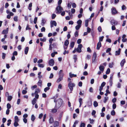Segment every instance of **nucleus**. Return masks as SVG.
I'll return each instance as SVG.
<instances>
[{
	"mask_svg": "<svg viewBox=\"0 0 127 127\" xmlns=\"http://www.w3.org/2000/svg\"><path fill=\"white\" fill-rule=\"evenodd\" d=\"M54 102L56 103L55 108L57 109H59L63 104V101L61 98H59L57 101L55 99Z\"/></svg>",
	"mask_w": 127,
	"mask_h": 127,
	"instance_id": "f257e3e1",
	"label": "nucleus"
},
{
	"mask_svg": "<svg viewBox=\"0 0 127 127\" xmlns=\"http://www.w3.org/2000/svg\"><path fill=\"white\" fill-rule=\"evenodd\" d=\"M62 70H60L59 72V78L57 80L56 82L59 83L63 79V77L64 76V74L63 72H62Z\"/></svg>",
	"mask_w": 127,
	"mask_h": 127,
	"instance_id": "f03ea898",
	"label": "nucleus"
},
{
	"mask_svg": "<svg viewBox=\"0 0 127 127\" xmlns=\"http://www.w3.org/2000/svg\"><path fill=\"white\" fill-rule=\"evenodd\" d=\"M68 87L71 91H72L73 90V87L75 86V85L74 83H72L71 81H70L68 84Z\"/></svg>",
	"mask_w": 127,
	"mask_h": 127,
	"instance_id": "7ed1b4c3",
	"label": "nucleus"
},
{
	"mask_svg": "<svg viewBox=\"0 0 127 127\" xmlns=\"http://www.w3.org/2000/svg\"><path fill=\"white\" fill-rule=\"evenodd\" d=\"M56 9L57 12L56 13H59L61 12L63 10L61 6L60 5H59L56 8Z\"/></svg>",
	"mask_w": 127,
	"mask_h": 127,
	"instance_id": "20e7f679",
	"label": "nucleus"
},
{
	"mask_svg": "<svg viewBox=\"0 0 127 127\" xmlns=\"http://www.w3.org/2000/svg\"><path fill=\"white\" fill-rule=\"evenodd\" d=\"M82 47V45L81 44H80L78 46V47L76 49V51L78 53H80L81 51V48Z\"/></svg>",
	"mask_w": 127,
	"mask_h": 127,
	"instance_id": "39448f33",
	"label": "nucleus"
},
{
	"mask_svg": "<svg viewBox=\"0 0 127 127\" xmlns=\"http://www.w3.org/2000/svg\"><path fill=\"white\" fill-rule=\"evenodd\" d=\"M110 23L112 25H117L118 24L117 21L114 20H111Z\"/></svg>",
	"mask_w": 127,
	"mask_h": 127,
	"instance_id": "423d86ee",
	"label": "nucleus"
},
{
	"mask_svg": "<svg viewBox=\"0 0 127 127\" xmlns=\"http://www.w3.org/2000/svg\"><path fill=\"white\" fill-rule=\"evenodd\" d=\"M113 76V74H112L110 75V86H111L112 84V78Z\"/></svg>",
	"mask_w": 127,
	"mask_h": 127,
	"instance_id": "0eeeda50",
	"label": "nucleus"
},
{
	"mask_svg": "<svg viewBox=\"0 0 127 127\" xmlns=\"http://www.w3.org/2000/svg\"><path fill=\"white\" fill-rule=\"evenodd\" d=\"M8 28H7L6 30H3L2 32V33L3 34H6L8 33Z\"/></svg>",
	"mask_w": 127,
	"mask_h": 127,
	"instance_id": "6e6552de",
	"label": "nucleus"
},
{
	"mask_svg": "<svg viewBox=\"0 0 127 127\" xmlns=\"http://www.w3.org/2000/svg\"><path fill=\"white\" fill-rule=\"evenodd\" d=\"M101 42L99 41L97 44L96 49L98 50H99L100 49V48L101 47Z\"/></svg>",
	"mask_w": 127,
	"mask_h": 127,
	"instance_id": "1a4fd4ad",
	"label": "nucleus"
},
{
	"mask_svg": "<svg viewBox=\"0 0 127 127\" xmlns=\"http://www.w3.org/2000/svg\"><path fill=\"white\" fill-rule=\"evenodd\" d=\"M111 12L113 14H115L117 12L116 9L114 8H112L111 9Z\"/></svg>",
	"mask_w": 127,
	"mask_h": 127,
	"instance_id": "9d476101",
	"label": "nucleus"
},
{
	"mask_svg": "<svg viewBox=\"0 0 127 127\" xmlns=\"http://www.w3.org/2000/svg\"><path fill=\"white\" fill-rule=\"evenodd\" d=\"M54 120L53 118L50 116L49 120V122L50 124H51L53 123Z\"/></svg>",
	"mask_w": 127,
	"mask_h": 127,
	"instance_id": "9b49d317",
	"label": "nucleus"
},
{
	"mask_svg": "<svg viewBox=\"0 0 127 127\" xmlns=\"http://www.w3.org/2000/svg\"><path fill=\"white\" fill-rule=\"evenodd\" d=\"M59 125V122L57 121H55L54 122L53 126L54 127H57Z\"/></svg>",
	"mask_w": 127,
	"mask_h": 127,
	"instance_id": "f8f14e48",
	"label": "nucleus"
},
{
	"mask_svg": "<svg viewBox=\"0 0 127 127\" xmlns=\"http://www.w3.org/2000/svg\"><path fill=\"white\" fill-rule=\"evenodd\" d=\"M37 100L35 99V98H34L33 99L32 101V103L33 105H34L35 104Z\"/></svg>",
	"mask_w": 127,
	"mask_h": 127,
	"instance_id": "ddd939ff",
	"label": "nucleus"
},
{
	"mask_svg": "<svg viewBox=\"0 0 127 127\" xmlns=\"http://www.w3.org/2000/svg\"><path fill=\"white\" fill-rule=\"evenodd\" d=\"M51 24H52L55 26H56L57 25V23L55 21H51L50 22Z\"/></svg>",
	"mask_w": 127,
	"mask_h": 127,
	"instance_id": "4468645a",
	"label": "nucleus"
},
{
	"mask_svg": "<svg viewBox=\"0 0 127 127\" xmlns=\"http://www.w3.org/2000/svg\"><path fill=\"white\" fill-rule=\"evenodd\" d=\"M121 50V49L120 48H119L118 51H116L115 52V55H119L120 53Z\"/></svg>",
	"mask_w": 127,
	"mask_h": 127,
	"instance_id": "2eb2a0df",
	"label": "nucleus"
},
{
	"mask_svg": "<svg viewBox=\"0 0 127 127\" xmlns=\"http://www.w3.org/2000/svg\"><path fill=\"white\" fill-rule=\"evenodd\" d=\"M69 75L70 78H72L73 77H75L77 76L76 74H72L71 72L69 73Z\"/></svg>",
	"mask_w": 127,
	"mask_h": 127,
	"instance_id": "dca6fc26",
	"label": "nucleus"
},
{
	"mask_svg": "<svg viewBox=\"0 0 127 127\" xmlns=\"http://www.w3.org/2000/svg\"><path fill=\"white\" fill-rule=\"evenodd\" d=\"M100 70L102 72H103L104 69V67L103 66L100 65L99 67Z\"/></svg>",
	"mask_w": 127,
	"mask_h": 127,
	"instance_id": "f3484780",
	"label": "nucleus"
},
{
	"mask_svg": "<svg viewBox=\"0 0 127 127\" xmlns=\"http://www.w3.org/2000/svg\"><path fill=\"white\" fill-rule=\"evenodd\" d=\"M82 23V21L80 19L78 20L77 22V25L81 26Z\"/></svg>",
	"mask_w": 127,
	"mask_h": 127,
	"instance_id": "a211bd4d",
	"label": "nucleus"
},
{
	"mask_svg": "<svg viewBox=\"0 0 127 127\" xmlns=\"http://www.w3.org/2000/svg\"><path fill=\"white\" fill-rule=\"evenodd\" d=\"M40 92V90L39 88H37L35 90V94H38V93Z\"/></svg>",
	"mask_w": 127,
	"mask_h": 127,
	"instance_id": "6ab92c4d",
	"label": "nucleus"
},
{
	"mask_svg": "<svg viewBox=\"0 0 127 127\" xmlns=\"http://www.w3.org/2000/svg\"><path fill=\"white\" fill-rule=\"evenodd\" d=\"M29 48L28 47H27L25 48V54L26 55L27 54L29 50Z\"/></svg>",
	"mask_w": 127,
	"mask_h": 127,
	"instance_id": "aec40b11",
	"label": "nucleus"
},
{
	"mask_svg": "<svg viewBox=\"0 0 127 127\" xmlns=\"http://www.w3.org/2000/svg\"><path fill=\"white\" fill-rule=\"evenodd\" d=\"M46 22V21L44 19H42L41 23V25L42 26H44Z\"/></svg>",
	"mask_w": 127,
	"mask_h": 127,
	"instance_id": "412c9836",
	"label": "nucleus"
},
{
	"mask_svg": "<svg viewBox=\"0 0 127 127\" xmlns=\"http://www.w3.org/2000/svg\"><path fill=\"white\" fill-rule=\"evenodd\" d=\"M42 84V81L41 80H39L37 83V84L38 86L40 87H41Z\"/></svg>",
	"mask_w": 127,
	"mask_h": 127,
	"instance_id": "4be33fe9",
	"label": "nucleus"
},
{
	"mask_svg": "<svg viewBox=\"0 0 127 127\" xmlns=\"http://www.w3.org/2000/svg\"><path fill=\"white\" fill-rule=\"evenodd\" d=\"M69 41L68 40H66L64 42V45L66 46H67L69 44Z\"/></svg>",
	"mask_w": 127,
	"mask_h": 127,
	"instance_id": "5701e85b",
	"label": "nucleus"
},
{
	"mask_svg": "<svg viewBox=\"0 0 127 127\" xmlns=\"http://www.w3.org/2000/svg\"><path fill=\"white\" fill-rule=\"evenodd\" d=\"M55 108L52 109L51 110V112L52 113H55L57 111V109Z\"/></svg>",
	"mask_w": 127,
	"mask_h": 127,
	"instance_id": "b1692460",
	"label": "nucleus"
},
{
	"mask_svg": "<svg viewBox=\"0 0 127 127\" xmlns=\"http://www.w3.org/2000/svg\"><path fill=\"white\" fill-rule=\"evenodd\" d=\"M19 121L18 117L17 116H15L14 117V121L18 122Z\"/></svg>",
	"mask_w": 127,
	"mask_h": 127,
	"instance_id": "393cba45",
	"label": "nucleus"
},
{
	"mask_svg": "<svg viewBox=\"0 0 127 127\" xmlns=\"http://www.w3.org/2000/svg\"><path fill=\"white\" fill-rule=\"evenodd\" d=\"M93 104L94 106L95 107H96L98 106V103L96 101H95L94 102Z\"/></svg>",
	"mask_w": 127,
	"mask_h": 127,
	"instance_id": "a878e982",
	"label": "nucleus"
},
{
	"mask_svg": "<svg viewBox=\"0 0 127 127\" xmlns=\"http://www.w3.org/2000/svg\"><path fill=\"white\" fill-rule=\"evenodd\" d=\"M18 17L17 16H15L13 18L15 22L18 21Z\"/></svg>",
	"mask_w": 127,
	"mask_h": 127,
	"instance_id": "bb28decb",
	"label": "nucleus"
},
{
	"mask_svg": "<svg viewBox=\"0 0 127 127\" xmlns=\"http://www.w3.org/2000/svg\"><path fill=\"white\" fill-rule=\"evenodd\" d=\"M35 117L33 115H32L31 117V120L32 121H34L35 119Z\"/></svg>",
	"mask_w": 127,
	"mask_h": 127,
	"instance_id": "cd10ccee",
	"label": "nucleus"
},
{
	"mask_svg": "<svg viewBox=\"0 0 127 127\" xmlns=\"http://www.w3.org/2000/svg\"><path fill=\"white\" fill-rule=\"evenodd\" d=\"M7 97V100L8 101H11L12 98V96L10 95L8 96Z\"/></svg>",
	"mask_w": 127,
	"mask_h": 127,
	"instance_id": "c85d7f7f",
	"label": "nucleus"
},
{
	"mask_svg": "<svg viewBox=\"0 0 127 127\" xmlns=\"http://www.w3.org/2000/svg\"><path fill=\"white\" fill-rule=\"evenodd\" d=\"M74 45V43L73 42H71L70 43V46L72 48H73Z\"/></svg>",
	"mask_w": 127,
	"mask_h": 127,
	"instance_id": "c756f323",
	"label": "nucleus"
},
{
	"mask_svg": "<svg viewBox=\"0 0 127 127\" xmlns=\"http://www.w3.org/2000/svg\"><path fill=\"white\" fill-rule=\"evenodd\" d=\"M81 26L77 25L75 27V29L76 30H78L81 27Z\"/></svg>",
	"mask_w": 127,
	"mask_h": 127,
	"instance_id": "7c9ffc66",
	"label": "nucleus"
},
{
	"mask_svg": "<svg viewBox=\"0 0 127 127\" xmlns=\"http://www.w3.org/2000/svg\"><path fill=\"white\" fill-rule=\"evenodd\" d=\"M2 58L3 59H5V57L6 55V54L5 53H2Z\"/></svg>",
	"mask_w": 127,
	"mask_h": 127,
	"instance_id": "2f4dec72",
	"label": "nucleus"
},
{
	"mask_svg": "<svg viewBox=\"0 0 127 127\" xmlns=\"http://www.w3.org/2000/svg\"><path fill=\"white\" fill-rule=\"evenodd\" d=\"M37 86L36 85H34L33 86H32L31 87V89L32 90H33L34 89L36 88H37Z\"/></svg>",
	"mask_w": 127,
	"mask_h": 127,
	"instance_id": "473e14b6",
	"label": "nucleus"
},
{
	"mask_svg": "<svg viewBox=\"0 0 127 127\" xmlns=\"http://www.w3.org/2000/svg\"><path fill=\"white\" fill-rule=\"evenodd\" d=\"M108 97H104V99L103 102L104 103H105L107 101V100H108Z\"/></svg>",
	"mask_w": 127,
	"mask_h": 127,
	"instance_id": "72a5a7b5",
	"label": "nucleus"
},
{
	"mask_svg": "<svg viewBox=\"0 0 127 127\" xmlns=\"http://www.w3.org/2000/svg\"><path fill=\"white\" fill-rule=\"evenodd\" d=\"M85 124L84 123L81 122V123L80 127H85Z\"/></svg>",
	"mask_w": 127,
	"mask_h": 127,
	"instance_id": "f704fd0d",
	"label": "nucleus"
},
{
	"mask_svg": "<svg viewBox=\"0 0 127 127\" xmlns=\"http://www.w3.org/2000/svg\"><path fill=\"white\" fill-rule=\"evenodd\" d=\"M40 40L43 42H45L46 40V38L45 37H43V38H40Z\"/></svg>",
	"mask_w": 127,
	"mask_h": 127,
	"instance_id": "c9c22d12",
	"label": "nucleus"
},
{
	"mask_svg": "<svg viewBox=\"0 0 127 127\" xmlns=\"http://www.w3.org/2000/svg\"><path fill=\"white\" fill-rule=\"evenodd\" d=\"M92 101H89L88 103V106H92Z\"/></svg>",
	"mask_w": 127,
	"mask_h": 127,
	"instance_id": "e433bc0d",
	"label": "nucleus"
},
{
	"mask_svg": "<svg viewBox=\"0 0 127 127\" xmlns=\"http://www.w3.org/2000/svg\"><path fill=\"white\" fill-rule=\"evenodd\" d=\"M104 37L103 36L100 37L99 38V41H100V42L101 41H102L103 40Z\"/></svg>",
	"mask_w": 127,
	"mask_h": 127,
	"instance_id": "4c0bfd02",
	"label": "nucleus"
},
{
	"mask_svg": "<svg viewBox=\"0 0 127 127\" xmlns=\"http://www.w3.org/2000/svg\"><path fill=\"white\" fill-rule=\"evenodd\" d=\"M7 109H9L11 108V105L9 103H8L7 105Z\"/></svg>",
	"mask_w": 127,
	"mask_h": 127,
	"instance_id": "58836bf2",
	"label": "nucleus"
},
{
	"mask_svg": "<svg viewBox=\"0 0 127 127\" xmlns=\"http://www.w3.org/2000/svg\"><path fill=\"white\" fill-rule=\"evenodd\" d=\"M18 122L14 121V125L15 127H17V126L19 125L18 124Z\"/></svg>",
	"mask_w": 127,
	"mask_h": 127,
	"instance_id": "ea45409f",
	"label": "nucleus"
},
{
	"mask_svg": "<svg viewBox=\"0 0 127 127\" xmlns=\"http://www.w3.org/2000/svg\"><path fill=\"white\" fill-rule=\"evenodd\" d=\"M89 120L90 121V123L91 124H93L94 121V120L92 119L91 118H89Z\"/></svg>",
	"mask_w": 127,
	"mask_h": 127,
	"instance_id": "a19ab883",
	"label": "nucleus"
},
{
	"mask_svg": "<svg viewBox=\"0 0 127 127\" xmlns=\"http://www.w3.org/2000/svg\"><path fill=\"white\" fill-rule=\"evenodd\" d=\"M88 20H86L85 21V26L86 27H87L88 26Z\"/></svg>",
	"mask_w": 127,
	"mask_h": 127,
	"instance_id": "79ce46f5",
	"label": "nucleus"
},
{
	"mask_svg": "<svg viewBox=\"0 0 127 127\" xmlns=\"http://www.w3.org/2000/svg\"><path fill=\"white\" fill-rule=\"evenodd\" d=\"M110 72V69L109 68H108L106 72V74H109Z\"/></svg>",
	"mask_w": 127,
	"mask_h": 127,
	"instance_id": "37998d69",
	"label": "nucleus"
},
{
	"mask_svg": "<svg viewBox=\"0 0 127 127\" xmlns=\"http://www.w3.org/2000/svg\"><path fill=\"white\" fill-rule=\"evenodd\" d=\"M50 89L49 87H46L44 88V91L45 92H46L48 90Z\"/></svg>",
	"mask_w": 127,
	"mask_h": 127,
	"instance_id": "c03bdc74",
	"label": "nucleus"
},
{
	"mask_svg": "<svg viewBox=\"0 0 127 127\" xmlns=\"http://www.w3.org/2000/svg\"><path fill=\"white\" fill-rule=\"evenodd\" d=\"M39 67H40L43 68L44 67V65L43 64H38Z\"/></svg>",
	"mask_w": 127,
	"mask_h": 127,
	"instance_id": "a18cd8bd",
	"label": "nucleus"
},
{
	"mask_svg": "<svg viewBox=\"0 0 127 127\" xmlns=\"http://www.w3.org/2000/svg\"><path fill=\"white\" fill-rule=\"evenodd\" d=\"M29 25L27 24V27L26 28V30H30L31 29L29 27Z\"/></svg>",
	"mask_w": 127,
	"mask_h": 127,
	"instance_id": "49530a36",
	"label": "nucleus"
},
{
	"mask_svg": "<svg viewBox=\"0 0 127 127\" xmlns=\"http://www.w3.org/2000/svg\"><path fill=\"white\" fill-rule=\"evenodd\" d=\"M54 60L53 59H51L49 61V64H54Z\"/></svg>",
	"mask_w": 127,
	"mask_h": 127,
	"instance_id": "de8ad7c7",
	"label": "nucleus"
},
{
	"mask_svg": "<svg viewBox=\"0 0 127 127\" xmlns=\"http://www.w3.org/2000/svg\"><path fill=\"white\" fill-rule=\"evenodd\" d=\"M37 17H35L34 19L33 22L35 24H36V23L37 20Z\"/></svg>",
	"mask_w": 127,
	"mask_h": 127,
	"instance_id": "09e8293b",
	"label": "nucleus"
},
{
	"mask_svg": "<svg viewBox=\"0 0 127 127\" xmlns=\"http://www.w3.org/2000/svg\"><path fill=\"white\" fill-rule=\"evenodd\" d=\"M115 112L114 110H112L111 112V114L112 115H114L115 114Z\"/></svg>",
	"mask_w": 127,
	"mask_h": 127,
	"instance_id": "8fccbe9b",
	"label": "nucleus"
},
{
	"mask_svg": "<svg viewBox=\"0 0 127 127\" xmlns=\"http://www.w3.org/2000/svg\"><path fill=\"white\" fill-rule=\"evenodd\" d=\"M74 35H75V37H77L78 36V32L77 31H76L74 33Z\"/></svg>",
	"mask_w": 127,
	"mask_h": 127,
	"instance_id": "3c124183",
	"label": "nucleus"
},
{
	"mask_svg": "<svg viewBox=\"0 0 127 127\" xmlns=\"http://www.w3.org/2000/svg\"><path fill=\"white\" fill-rule=\"evenodd\" d=\"M53 40V39L52 38H50L49 40V42L50 44H51L52 43V41Z\"/></svg>",
	"mask_w": 127,
	"mask_h": 127,
	"instance_id": "603ef678",
	"label": "nucleus"
},
{
	"mask_svg": "<svg viewBox=\"0 0 127 127\" xmlns=\"http://www.w3.org/2000/svg\"><path fill=\"white\" fill-rule=\"evenodd\" d=\"M116 107V104L114 103L112 105V108L113 109H115Z\"/></svg>",
	"mask_w": 127,
	"mask_h": 127,
	"instance_id": "864d4df0",
	"label": "nucleus"
},
{
	"mask_svg": "<svg viewBox=\"0 0 127 127\" xmlns=\"http://www.w3.org/2000/svg\"><path fill=\"white\" fill-rule=\"evenodd\" d=\"M81 41V39H78L77 41V43L78 44H80Z\"/></svg>",
	"mask_w": 127,
	"mask_h": 127,
	"instance_id": "5fc2aeb1",
	"label": "nucleus"
},
{
	"mask_svg": "<svg viewBox=\"0 0 127 127\" xmlns=\"http://www.w3.org/2000/svg\"><path fill=\"white\" fill-rule=\"evenodd\" d=\"M97 30L99 32H100L101 31L102 29L101 27L100 26H99L97 28Z\"/></svg>",
	"mask_w": 127,
	"mask_h": 127,
	"instance_id": "6e6d98bb",
	"label": "nucleus"
},
{
	"mask_svg": "<svg viewBox=\"0 0 127 127\" xmlns=\"http://www.w3.org/2000/svg\"><path fill=\"white\" fill-rule=\"evenodd\" d=\"M73 59L74 60V62L75 63L77 59V56L76 55H74L73 56Z\"/></svg>",
	"mask_w": 127,
	"mask_h": 127,
	"instance_id": "4d7b16f0",
	"label": "nucleus"
},
{
	"mask_svg": "<svg viewBox=\"0 0 127 127\" xmlns=\"http://www.w3.org/2000/svg\"><path fill=\"white\" fill-rule=\"evenodd\" d=\"M41 32H45V28L44 27H42V28L41 29Z\"/></svg>",
	"mask_w": 127,
	"mask_h": 127,
	"instance_id": "13d9d810",
	"label": "nucleus"
},
{
	"mask_svg": "<svg viewBox=\"0 0 127 127\" xmlns=\"http://www.w3.org/2000/svg\"><path fill=\"white\" fill-rule=\"evenodd\" d=\"M2 47L5 50H6L7 49V46L6 45H3L2 46Z\"/></svg>",
	"mask_w": 127,
	"mask_h": 127,
	"instance_id": "bf43d9fd",
	"label": "nucleus"
},
{
	"mask_svg": "<svg viewBox=\"0 0 127 127\" xmlns=\"http://www.w3.org/2000/svg\"><path fill=\"white\" fill-rule=\"evenodd\" d=\"M6 120V118H3L2 119V122L3 123V124H4L5 123Z\"/></svg>",
	"mask_w": 127,
	"mask_h": 127,
	"instance_id": "052dcab7",
	"label": "nucleus"
},
{
	"mask_svg": "<svg viewBox=\"0 0 127 127\" xmlns=\"http://www.w3.org/2000/svg\"><path fill=\"white\" fill-rule=\"evenodd\" d=\"M106 83L105 82H103L101 84V87H103L105 85Z\"/></svg>",
	"mask_w": 127,
	"mask_h": 127,
	"instance_id": "680f3d73",
	"label": "nucleus"
},
{
	"mask_svg": "<svg viewBox=\"0 0 127 127\" xmlns=\"http://www.w3.org/2000/svg\"><path fill=\"white\" fill-rule=\"evenodd\" d=\"M27 91L26 90H23L22 91V93L23 95L26 94L27 93Z\"/></svg>",
	"mask_w": 127,
	"mask_h": 127,
	"instance_id": "e2e57ef3",
	"label": "nucleus"
},
{
	"mask_svg": "<svg viewBox=\"0 0 127 127\" xmlns=\"http://www.w3.org/2000/svg\"><path fill=\"white\" fill-rule=\"evenodd\" d=\"M96 54L95 52H94L93 53V57L94 58H96Z\"/></svg>",
	"mask_w": 127,
	"mask_h": 127,
	"instance_id": "0e129e2a",
	"label": "nucleus"
},
{
	"mask_svg": "<svg viewBox=\"0 0 127 127\" xmlns=\"http://www.w3.org/2000/svg\"><path fill=\"white\" fill-rule=\"evenodd\" d=\"M121 84L119 83H118L117 86L118 88H120L121 87Z\"/></svg>",
	"mask_w": 127,
	"mask_h": 127,
	"instance_id": "69168bd1",
	"label": "nucleus"
},
{
	"mask_svg": "<svg viewBox=\"0 0 127 127\" xmlns=\"http://www.w3.org/2000/svg\"><path fill=\"white\" fill-rule=\"evenodd\" d=\"M10 110L9 109H7L6 110V115H8L9 114Z\"/></svg>",
	"mask_w": 127,
	"mask_h": 127,
	"instance_id": "338daca9",
	"label": "nucleus"
},
{
	"mask_svg": "<svg viewBox=\"0 0 127 127\" xmlns=\"http://www.w3.org/2000/svg\"><path fill=\"white\" fill-rule=\"evenodd\" d=\"M106 41L109 43H110L111 42V40L109 38H108L106 40Z\"/></svg>",
	"mask_w": 127,
	"mask_h": 127,
	"instance_id": "774afa93",
	"label": "nucleus"
}]
</instances>
